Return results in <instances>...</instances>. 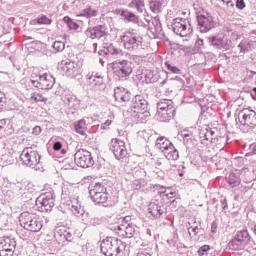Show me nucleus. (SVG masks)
Segmentation results:
<instances>
[{"label":"nucleus","mask_w":256,"mask_h":256,"mask_svg":"<svg viewBox=\"0 0 256 256\" xmlns=\"http://www.w3.org/2000/svg\"><path fill=\"white\" fill-rule=\"evenodd\" d=\"M103 46V53L104 55H111V57H124L125 53L121 51V49L114 47L113 44L107 43V40H105Z\"/></svg>","instance_id":"25"},{"label":"nucleus","mask_w":256,"mask_h":256,"mask_svg":"<svg viewBox=\"0 0 256 256\" xmlns=\"http://www.w3.org/2000/svg\"><path fill=\"white\" fill-rule=\"evenodd\" d=\"M41 126H35L33 129H32V133L34 135H41Z\"/></svg>","instance_id":"63"},{"label":"nucleus","mask_w":256,"mask_h":256,"mask_svg":"<svg viewBox=\"0 0 256 256\" xmlns=\"http://www.w3.org/2000/svg\"><path fill=\"white\" fill-rule=\"evenodd\" d=\"M54 51L61 53V51L65 50V42L63 41H55L52 45Z\"/></svg>","instance_id":"46"},{"label":"nucleus","mask_w":256,"mask_h":256,"mask_svg":"<svg viewBox=\"0 0 256 256\" xmlns=\"http://www.w3.org/2000/svg\"><path fill=\"white\" fill-rule=\"evenodd\" d=\"M120 41L127 51H137L143 47V37L138 30L132 29L120 36Z\"/></svg>","instance_id":"3"},{"label":"nucleus","mask_w":256,"mask_h":256,"mask_svg":"<svg viewBox=\"0 0 256 256\" xmlns=\"http://www.w3.org/2000/svg\"><path fill=\"white\" fill-rule=\"evenodd\" d=\"M172 29L176 35H180V37H188L193 33V26L183 18H175L172 23Z\"/></svg>","instance_id":"17"},{"label":"nucleus","mask_w":256,"mask_h":256,"mask_svg":"<svg viewBox=\"0 0 256 256\" xmlns=\"http://www.w3.org/2000/svg\"><path fill=\"white\" fill-rule=\"evenodd\" d=\"M86 35L87 37H90V39H99L102 43H105L110 37L109 33H107V28L104 25L88 28Z\"/></svg>","instance_id":"21"},{"label":"nucleus","mask_w":256,"mask_h":256,"mask_svg":"<svg viewBox=\"0 0 256 256\" xmlns=\"http://www.w3.org/2000/svg\"><path fill=\"white\" fill-rule=\"evenodd\" d=\"M20 159L23 165L26 167H31V169H35L39 163H41V155L37 150H34L33 147H26L20 154Z\"/></svg>","instance_id":"10"},{"label":"nucleus","mask_w":256,"mask_h":256,"mask_svg":"<svg viewBox=\"0 0 256 256\" xmlns=\"http://www.w3.org/2000/svg\"><path fill=\"white\" fill-rule=\"evenodd\" d=\"M238 48L240 49V53H247L248 51H251V42L242 40L239 43Z\"/></svg>","instance_id":"43"},{"label":"nucleus","mask_w":256,"mask_h":256,"mask_svg":"<svg viewBox=\"0 0 256 256\" xmlns=\"http://www.w3.org/2000/svg\"><path fill=\"white\" fill-rule=\"evenodd\" d=\"M229 249H232V251H241L245 249V245L238 239L236 236L229 241L228 243Z\"/></svg>","instance_id":"37"},{"label":"nucleus","mask_w":256,"mask_h":256,"mask_svg":"<svg viewBox=\"0 0 256 256\" xmlns=\"http://www.w3.org/2000/svg\"><path fill=\"white\" fill-rule=\"evenodd\" d=\"M208 41L215 49H220L222 51H230V49H233V41H231L225 34L210 36Z\"/></svg>","instance_id":"15"},{"label":"nucleus","mask_w":256,"mask_h":256,"mask_svg":"<svg viewBox=\"0 0 256 256\" xmlns=\"http://www.w3.org/2000/svg\"><path fill=\"white\" fill-rule=\"evenodd\" d=\"M148 27L152 33H161V31H163V28L161 27V21H159L157 18L148 21Z\"/></svg>","instance_id":"36"},{"label":"nucleus","mask_w":256,"mask_h":256,"mask_svg":"<svg viewBox=\"0 0 256 256\" xmlns=\"http://www.w3.org/2000/svg\"><path fill=\"white\" fill-rule=\"evenodd\" d=\"M210 250H211V246H209V245H203V246H201V247L198 249L197 253H198L199 256H205V255H208V253H209Z\"/></svg>","instance_id":"51"},{"label":"nucleus","mask_w":256,"mask_h":256,"mask_svg":"<svg viewBox=\"0 0 256 256\" xmlns=\"http://www.w3.org/2000/svg\"><path fill=\"white\" fill-rule=\"evenodd\" d=\"M12 190L15 195H21V197H28L29 199V192L24 187L21 189L17 188V183L12 185Z\"/></svg>","instance_id":"42"},{"label":"nucleus","mask_w":256,"mask_h":256,"mask_svg":"<svg viewBox=\"0 0 256 256\" xmlns=\"http://www.w3.org/2000/svg\"><path fill=\"white\" fill-rule=\"evenodd\" d=\"M87 85L92 91H101L105 89L103 76L99 72L88 73L86 76Z\"/></svg>","instance_id":"19"},{"label":"nucleus","mask_w":256,"mask_h":256,"mask_svg":"<svg viewBox=\"0 0 256 256\" xmlns=\"http://www.w3.org/2000/svg\"><path fill=\"white\" fill-rule=\"evenodd\" d=\"M175 113L173 101L165 99L157 103L155 119L161 123H169V121L175 117Z\"/></svg>","instance_id":"4"},{"label":"nucleus","mask_w":256,"mask_h":256,"mask_svg":"<svg viewBox=\"0 0 256 256\" xmlns=\"http://www.w3.org/2000/svg\"><path fill=\"white\" fill-rule=\"evenodd\" d=\"M36 207L41 213H49L55 207V197L52 192L41 194L36 199Z\"/></svg>","instance_id":"14"},{"label":"nucleus","mask_w":256,"mask_h":256,"mask_svg":"<svg viewBox=\"0 0 256 256\" xmlns=\"http://www.w3.org/2000/svg\"><path fill=\"white\" fill-rule=\"evenodd\" d=\"M141 79H144L145 83H157L159 76L152 70H144Z\"/></svg>","instance_id":"29"},{"label":"nucleus","mask_w":256,"mask_h":256,"mask_svg":"<svg viewBox=\"0 0 256 256\" xmlns=\"http://www.w3.org/2000/svg\"><path fill=\"white\" fill-rule=\"evenodd\" d=\"M129 7L136 9L138 13H143L145 11V1L144 0H133Z\"/></svg>","instance_id":"39"},{"label":"nucleus","mask_w":256,"mask_h":256,"mask_svg":"<svg viewBox=\"0 0 256 256\" xmlns=\"http://www.w3.org/2000/svg\"><path fill=\"white\" fill-rule=\"evenodd\" d=\"M148 211L152 217H155V219H161L162 215L166 213L167 208L165 207V202L162 200H155L154 202L149 203Z\"/></svg>","instance_id":"23"},{"label":"nucleus","mask_w":256,"mask_h":256,"mask_svg":"<svg viewBox=\"0 0 256 256\" xmlns=\"http://www.w3.org/2000/svg\"><path fill=\"white\" fill-rule=\"evenodd\" d=\"M162 153L168 161H177L179 159V151L173 144L168 146Z\"/></svg>","instance_id":"27"},{"label":"nucleus","mask_w":256,"mask_h":256,"mask_svg":"<svg viewBox=\"0 0 256 256\" xmlns=\"http://www.w3.org/2000/svg\"><path fill=\"white\" fill-rule=\"evenodd\" d=\"M7 123H11L10 119H1L0 120V129H4L5 125H7Z\"/></svg>","instance_id":"62"},{"label":"nucleus","mask_w":256,"mask_h":256,"mask_svg":"<svg viewBox=\"0 0 256 256\" xmlns=\"http://www.w3.org/2000/svg\"><path fill=\"white\" fill-rule=\"evenodd\" d=\"M235 238L238 239L245 247H247L251 242V236L247 230L238 231Z\"/></svg>","instance_id":"30"},{"label":"nucleus","mask_w":256,"mask_h":256,"mask_svg":"<svg viewBox=\"0 0 256 256\" xmlns=\"http://www.w3.org/2000/svg\"><path fill=\"white\" fill-rule=\"evenodd\" d=\"M149 5L152 13H161L165 5V0H150Z\"/></svg>","instance_id":"31"},{"label":"nucleus","mask_w":256,"mask_h":256,"mask_svg":"<svg viewBox=\"0 0 256 256\" xmlns=\"http://www.w3.org/2000/svg\"><path fill=\"white\" fill-rule=\"evenodd\" d=\"M75 217H81L84 225H87V223H90V221H91V216H89V213H85V210H83V209H82L81 214L75 215Z\"/></svg>","instance_id":"49"},{"label":"nucleus","mask_w":256,"mask_h":256,"mask_svg":"<svg viewBox=\"0 0 256 256\" xmlns=\"http://www.w3.org/2000/svg\"><path fill=\"white\" fill-rule=\"evenodd\" d=\"M112 70L117 79L125 80L131 73H133V67L131 62L127 60H116L112 64Z\"/></svg>","instance_id":"9"},{"label":"nucleus","mask_w":256,"mask_h":256,"mask_svg":"<svg viewBox=\"0 0 256 256\" xmlns=\"http://www.w3.org/2000/svg\"><path fill=\"white\" fill-rule=\"evenodd\" d=\"M121 16L124 17V19H127V21H131L132 23H137V16L132 12L124 10L121 12Z\"/></svg>","instance_id":"44"},{"label":"nucleus","mask_w":256,"mask_h":256,"mask_svg":"<svg viewBox=\"0 0 256 256\" xmlns=\"http://www.w3.org/2000/svg\"><path fill=\"white\" fill-rule=\"evenodd\" d=\"M69 228L65 226H58L54 231V237L58 243H65V237Z\"/></svg>","instance_id":"28"},{"label":"nucleus","mask_w":256,"mask_h":256,"mask_svg":"<svg viewBox=\"0 0 256 256\" xmlns=\"http://www.w3.org/2000/svg\"><path fill=\"white\" fill-rule=\"evenodd\" d=\"M64 241H73V233H71V230L69 228L66 232V236L64 238Z\"/></svg>","instance_id":"61"},{"label":"nucleus","mask_w":256,"mask_h":256,"mask_svg":"<svg viewBox=\"0 0 256 256\" xmlns=\"http://www.w3.org/2000/svg\"><path fill=\"white\" fill-rule=\"evenodd\" d=\"M165 67L175 75H181V69L177 68V66H173L169 62H165Z\"/></svg>","instance_id":"50"},{"label":"nucleus","mask_w":256,"mask_h":256,"mask_svg":"<svg viewBox=\"0 0 256 256\" xmlns=\"http://www.w3.org/2000/svg\"><path fill=\"white\" fill-rule=\"evenodd\" d=\"M133 61L135 63H137V65H141V63H143V57H141V56H134L133 57Z\"/></svg>","instance_id":"64"},{"label":"nucleus","mask_w":256,"mask_h":256,"mask_svg":"<svg viewBox=\"0 0 256 256\" xmlns=\"http://www.w3.org/2000/svg\"><path fill=\"white\" fill-rule=\"evenodd\" d=\"M120 223L116 226L117 233L120 237H125L126 239H131L137 233V226L133 223H129L131 221V216H125L119 219Z\"/></svg>","instance_id":"11"},{"label":"nucleus","mask_w":256,"mask_h":256,"mask_svg":"<svg viewBox=\"0 0 256 256\" xmlns=\"http://www.w3.org/2000/svg\"><path fill=\"white\" fill-rule=\"evenodd\" d=\"M31 100L35 101V103L40 102H44L47 101V98L45 96H43V94L41 93H33L31 94Z\"/></svg>","instance_id":"48"},{"label":"nucleus","mask_w":256,"mask_h":256,"mask_svg":"<svg viewBox=\"0 0 256 256\" xmlns=\"http://www.w3.org/2000/svg\"><path fill=\"white\" fill-rule=\"evenodd\" d=\"M220 203L224 211H227V209H229V205L227 204V198H221Z\"/></svg>","instance_id":"60"},{"label":"nucleus","mask_w":256,"mask_h":256,"mask_svg":"<svg viewBox=\"0 0 256 256\" xmlns=\"http://www.w3.org/2000/svg\"><path fill=\"white\" fill-rule=\"evenodd\" d=\"M63 21L65 23H67L69 29L73 30V31H78L79 30V24H77L76 22H74L73 20H71V18H69V16H65Z\"/></svg>","instance_id":"45"},{"label":"nucleus","mask_w":256,"mask_h":256,"mask_svg":"<svg viewBox=\"0 0 256 256\" xmlns=\"http://www.w3.org/2000/svg\"><path fill=\"white\" fill-rule=\"evenodd\" d=\"M110 151L114 153V156L116 159L120 161V159H125L129 153L127 152V146L125 145V142L123 140H119L117 138H114L111 140L110 143Z\"/></svg>","instance_id":"20"},{"label":"nucleus","mask_w":256,"mask_h":256,"mask_svg":"<svg viewBox=\"0 0 256 256\" xmlns=\"http://www.w3.org/2000/svg\"><path fill=\"white\" fill-rule=\"evenodd\" d=\"M236 7L237 9H240V11H243V9L246 7L245 0H236Z\"/></svg>","instance_id":"57"},{"label":"nucleus","mask_w":256,"mask_h":256,"mask_svg":"<svg viewBox=\"0 0 256 256\" xmlns=\"http://www.w3.org/2000/svg\"><path fill=\"white\" fill-rule=\"evenodd\" d=\"M198 25L200 27V31L202 33H207V31H211L215 25H217V22L213 19V16L209 13H203L198 15Z\"/></svg>","instance_id":"22"},{"label":"nucleus","mask_w":256,"mask_h":256,"mask_svg":"<svg viewBox=\"0 0 256 256\" xmlns=\"http://www.w3.org/2000/svg\"><path fill=\"white\" fill-rule=\"evenodd\" d=\"M5 105H7V97L5 96V93L0 92V113L5 109Z\"/></svg>","instance_id":"53"},{"label":"nucleus","mask_w":256,"mask_h":256,"mask_svg":"<svg viewBox=\"0 0 256 256\" xmlns=\"http://www.w3.org/2000/svg\"><path fill=\"white\" fill-rule=\"evenodd\" d=\"M97 13L98 11L93 7L87 6L79 14H77V17H85L86 19H91V17H97Z\"/></svg>","instance_id":"34"},{"label":"nucleus","mask_w":256,"mask_h":256,"mask_svg":"<svg viewBox=\"0 0 256 256\" xmlns=\"http://www.w3.org/2000/svg\"><path fill=\"white\" fill-rule=\"evenodd\" d=\"M114 97L118 103H127V101H131V92L123 87H117L114 90Z\"/></svg>","instance_id":"24"},{"label":"nucleus","mask_w":256,"mask_h":256,"mask_svg":"<svg viewBox=\"0 0 256 256\" xmlns=\"http://www.w3.org/2000/svg\"><path fill=\"white\" fill-rule=\"evenodd\" d=\"M89 195L94 203L103 204L109 200V193L105 185L96 183L90 187Z\"/></svg>","instance_id":"13"},{"label":"nucleus","mask_w":256,"mask_h":256,"mask_svg":"<svg viewBox=\"0 0 256 256\" xmlns=\"http://www.w3.org/2000/svg\"><path fill=\"white\" fill-rule=\"evenodd\" d=\"M54 151H61L63 149V144L60 141H57L53 144Z\"/></svg>","instance_id":"59"},{"label":"nucleus","mask_w":256,"mask_h":256,"mask_svg":"<svg viewBox=\"0 0 256 256\" xmlns=\"http://www.w3.org/2000/svg\"><path fill=\"white\" fill-rule=\"evenodd\" d=\"M160 195L162 199H175L176 193L175 192H168L167 190L165 191H160Z\"/></svg>","instance_id":"52"},{"label":"nucleus","mask_w":256,"mask_h":256,"mask_svg":"<svg viewBox=\"0 0 256 256\" xmlns=\"http://www.w3.org/2000/svg\"><path fill=\"white\" fill-rule=\"evenodd\" d=\"M19 223L26 231L39 233L43 229V219L29 212H23L19 217Z\"/></svg>","instance_id":"5"},{"label":"nucleus","mask_w":256,"mask_h":256,"mask_svg":"<svg viewBox=\"0 0 256 256\" xmlns=\"http://www.w3.org/2000/svg\"><path fill=\"white\" fill-rule=\"evenodd\" d=\"M37 23L38 25H51V23H53V20L45 15H42L37 19Z\"/></svg>","instance_id":"47"},{"label":"nucleus","mask_w":256,"mask_h":256,"mask_svg":"<svg viewBox=\"0 0 256 256\" xmlns=\"http://www.w3.org/2000/svg\"><path fill=\"white\" fill-rule=\"evenodd\" d=\"M67 207L69 211L73 213V215H81V213H83V208H81V204L77 198L68 200Z\"/></svg>","instance_id":"26"},{"label":"nucleus","mask_w":256,"mask_h":256,"mask_svg":"<svg viewBox=\"0 0 256 256\" xmlns=\"http://www.w3.org/2000/svg\"><path fill=\"white\" fill-rule=\"evenodd\" d=\"M101 224V220H99V218L94 217L90 219V222H86V225L88 227H97V225Z\"/></svg>","instance_id":"55"},{"label":"nucleus","mask_w":256,"mask_h":256,"mask_svg":"<svg viewBox=\"0 0 256 256\" xmlns=\"http://www.w3.org/2000/svg\"><path fill=\"white\" fill-rule=\"evenodd\" d=\"M146 187L147 181L145 179L134 180L132 183V189H135V191H145Z\"/></svg>","instance_id":"40"},{"label":"nucleus","mask_w":256,"mask_h":256,"mask_svg":"<svg viewBox=\"0 0 256 256\" xmlns=\"http://www.w3.org/2000/svg\"><path fill=\"white\" fill-rule=\"evenodd\" d=\"M105 256H127V244L116 237H106L100 245Z\"/></svg>","instance_id":"1"},{"label":"nucleus","mask_w":256,"mask_h":256,"mask_svg":"<svg viewBox=\"0 0 256 256\" xmlns=\"http://www.w3.org/2000/svg\"><path fill=\"white\" fill-rule=\"evenodd\" d=\"M199 140L202 145H211V143H214L215 145H225V141H227V138L225 137H218L215 138V131L213 129L209 128L208 126H204L199 130Z\"/></svg>","instance_id":"8"},{"label":"nucleus","mask_w":256,"mask_h":256,"mask_svg":"<svg viewBox=\"0 0 256 256\" xmlns=\"http://www.w3.org/2000/svg\"><path fill=\"white\" fill-rule=\"evenodd\" d=\"M60 70L71 79H75L77 75H81V63L71 59L62 60L59 63Z\"/></svg>","instance_id":"12"},{"label":"nucleus","mask_w":256,"mask_h":256,"mask_svg":"<svg viewBox=\"0 0 256 256\" xmlns=\"http://www.w3.org/2000/svg\"><path fill=\"white\" fill-rule=\"evenodd\" d=\"M226 181L230 187H238V185H241V177L234 172L226 176Z\"/></svg>","instance_id":"33"},{"label":"nucleus","mask_w":256,"mask_h":256,"mask_svg":"<svg viewBox=\"0 0 256 256\" xmlns=\"http://www.w3.org/2000/svg\"><path fill=\"white\" fill-rule=\"evenodd\" d=\"M113 123V117H110V119H107L103 124H101V129H107Z\"/></svg>","instance_id":"58"},{"label":"nucleus","mask_w":256,"mask_h":256,"mask_svg":"<svg viewBox=\"0 0 256 256\" xmlns=\"http://www.w3.org/2000/svg\"><path fill=\"white\" fill-rule=\"evenodd\" d=\"M30 83L32 87L36 89H53L55 85V78L51 74H39L37 72H32L30 77Z\"/></svg>","instance_id":"7"},{"label":"nucleus","mask_w":256,"mask_h":256,"mask_svg":"<svg viewBox=\"0 0 256 256\" xmlns=\"http://www.w3.org/2000/svg\"><path fill=\"white\" fill-rule=\"evenodd\" d=\"M239 128L243 133H249L256 127V112L251 108H244L238 113Z\"/></svg>","instance_id":"6"},{"label":"nucleus","mask_w":256,"mask_h":256,"mask_svg":"<svg viewBox=\"0 0 256 256\" xmlns=\"http://www.w3.org/2000/svg\"><path fill=\"white\" fill-rule=\"evenodd\" d=\"M64 103L72 109H79L81 101H79V99H77L75 96H68L64 99Z\"/></svg>","instance_id":"38"},{"label":"nucleus","mask_w":256,"mask_h":256,"mask_svg":"<svg viewBox=\"0 0 256 256\" xmlns=\"http://www.w3.org/2000/svg\"><path fill=\"white\" fill-rule=\"evenodd\" d=\"M62 163H68V164H65L63 167L64 169H73V160H70V159H63L62 160Z\"/></svg>","instance_id":"56"},{"label":"nucleus","mask_w":256,"mask_h":256,"mask_svg":"<svg viewBox=\"0 0 256 256\" xmlns=\"http://www.w3.org/2000/svg\"><path fill=\"white\" fill-rule=\"evenodd\" d=\"M194 49L195 51H197L198 53H201L202 49H203V39L198 38L194 44Z\"/></svg>","instance_id":"54"},{"label":"nucleus","mask_w":256,"mask_h":256,"mask_svg":"<svg viewBox=\"0 0 256 256\" xmlns=\"http://www.w3.org/2000/svg\"><path fill=\"white\" fill-rule=\"evenodd\" d=\"M129 113L136 119L149 117V101L147 100V95L139 94L132 98Z\"/></svg>","instance_id":"2"},{"label":"nucleus","mask_w":256,"mask_h":256,"mask_svg":"<svg viewBox=\"0 0 256 256\" xmlns=\"http://www.w3.org/2000/svg\"><path fill=\"white\" fill-rule=\"evenodd\" d=\"M173 143L169 141L166 137H158L156 140V147L160 149V151L164 152L168 147H170Z\"/></svg>","instance_id":"35"},{"label":"nucleus","mask_w":256,"mask_h":256,"mask_svg":"<svg viewBox=\"0 0 256 256\" xmlns=\"http://www.w3.org/2000/svg\"><path fill=\"white\" fill-rule=\"evenodd\" d=\"M74 128L76 133L79 135H86L87 131V120L81 119L76 122H74Z\"/></svg>","instance_id":"32"},{"label":"nucleus","mask_w":256,"mask_h":256,"mask_svg":"<svg viewBox=\"0 0 256 256\" xmlns=\"http://www.w3.org/2000/svg\"><path fill=\"white\" fill-rule=\"evenodd\" d=\"M27 189V193H28V196L29 198H31V193H34L35 192V185H33V183L29 182V183H20V182H17V189Z\"/></svg>","instance_id":"41"},{"label":"nucleus","mask_w":256,"mask_h":256,"mask_svg":"<svg viewBox=\"0 0 256 256\" xmlns=\"http://www.w3.org/2000/svg\"><path fill=\"white\" fill-rule=\"evenodd\" d=\"M17 247V241L15 238L4 236L0 240V256H13L15 248Z\"/></svg>","instance_id":"18"},{"label":"nucleus","mask_w":256,"mask_h":256,"mask_svg":"<svg viewBox=\"0 0 256 256\" xmlns=\"http://www.w3.org/2000/svg\"><path fill=\"white\" fill-rule=\"evenodd\" d=\"M74 161L78 167H82V169H89V167H93L95 165V160L91 155V152L80 149L74 155Z\"/></svg>","instance_id":"16"}]
</instances>
